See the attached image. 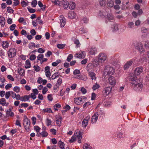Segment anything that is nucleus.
Wrapping results in <instances>:
<instances>
[{
    "label": "nucleus",
    "instance_id": "1",
    "mask_svg": "<svg viewBox=\"0 0 149 149\" xmlns=\"http://www.w3.org/2000/svg\"><path fill=\"white\" fill-rule=\"evenodd\" d=\"M129 79L131 81V83L132 86H133L134 90L136 91H139L142 89L143 85L139 80L136 79V76H130Z\"/></svg>",
    "mask_w": 149,
    "mask_h": 149
},
{
    "label": "nucleus",
    "instance_id": "2",
    "mask_svg": "<svg viewBox=\"0 0 149 149\" xmlns=\"http://www.w3.org/2000/svg\"><path fill=\"white\" fill-rule=\"evenodd\" d=\"M104 74L108 75L109 77L112 76L115 72L114 69L112 67L107 66L106 67L104 70Z\"/></svg>",
    "mask_w": 149,
    "mask_h": 149
},
{
    "label": "nucleus",
    "instance_id": "3",
    "mask_svg": "<svg viewBox=\"0 0 149 149\" xmlns=\"http://www.w3.org/2000/svg\"><path fill=\"white\" fill-rule=\"evenodd\" d=\"M98 63H104L107 58V56L106 54L104 53H100L97 56Z\"/></svg>",
    "mask_w": 149,
    "mask_h": 149
},
{
    "label": "nucleus",
    "instance_id": "4",
    "mask_svg": "<svg viewBox=\"0 0 149 149\" xmlns=\"http://www.w3.org/2000/svg\"><path fill=\"white\" fill-rule=\"evenodd\" d=\"M134 45L136 49H137L140 53H143L145 52V49L143 47L142 44L141 42H136L134 43Z\"/></svg>",
    "mask_w": 149,
    "mask_h": 149
},
{
    "label": "nucleus",
    "instance_id": "5",
    "mask_svg": "<svg viewBox=\"0 0 149 149\" xmlns=\"http://www.w3.org/2000/svg\"><path fill=\"white\" fill-rule=\"evenodd\" d=\"M86 99V98L85 96H81L79 97L75 98L74 102L77 104L79 105L85 102Z\"/></svg>",
    "mask_w": 149,
    "mask_h": 149
},
{
    "label": "nucleus",
    "instance_id": "6",
    "mask_svg": "<svg viewBox=\"0 0 149 149\" xmlns=\"http://www.w3.org/2000/svg\"><path fill=\"white\" fill-rule=\"evenodd\" d=\"M31 122L27 118H25L23 121V125L25 129L27 132H29L30 130V125Z\"/></svg>",
    "mask_w": 149,
    "mask_h": 149
},
{
    "label": "nucleus",
    "instance_id": "7",
    "mask_svg": "<svg viewBox=\"0 0 149 149\" xmlns=\"http://www.w3.org/2000/svg\"><path fill=\"white\" fill-rule=\"evenodd\" d=\"M17 51L14 48H11L8 52V56L11 58L15 57Z\"/></svg>",
    "mask_w": 149,
    "mask_h": 149
},
{
    "label": "nucleus",
    "instance_id": "8",
    "mask_svg": "<svg viewBox=\"0 0 149 149\" xmlns=\"http://www.w3.org/2000/svg\"><path fill=\"white\" fill-rule=\"evenodd\" d=\"M109 84L114 87L116 84V80L113 76L109 77L108 79Z\"/></svg>",
    "mask_w": 149,
    "mask_h": 149
},
{
    "label": "nucleus",
    "instance_id": "9",
    "mask_svg": "<svg viewBox=\"0 0 149 149\" xmlns=\"http://www.w3.org/2000/svg\"><path fill=\"white\" fill-rule=\"evenodd\" d=\"M112 89V88L109 86L105 88L103 91V95L104 96L108 95L110 93Z\"/></svg>",
    "mask_w": 149,
    "mask_h": 149
},
{
    "label": "nucleus",
    "instance_id": "10",
    "mask_svg": "<svg viewBox=\"0 0 149 149\" xmlns=\"http://www.w3.org/2000/svg\"><path fill=\"white\" fill-rule=\"evenodd\" d=\"M59 19L60 20V26L62 27H63L66 23L65 18L63 15H61L59 17Z\"/></svg>",
    "mask_w": 149,
    "mask_h": 149
},
{
    "label": "nucleus",
    "instance_id": "11",
    "mask_svg": "<svg viewBox=\"0 0 149 149\" xmlns=\"http://www.w3.org/2000/svg\"><path fill=\"white\" fill-rule=\"evenodd\" d=\"M87 71H88V76L89 77H90L92 80H95L96 79V77H95V74L93 72L90 71V68H87Z\"/></svg>",
    "mask_w": 149,
    "mask_h": 149
},
{
    "label": "nucleus",
    "instance_id": "12",
    "mask_svg": "<svg viewBox=\"0 0 149 149\" xmlns=\"http://www.w3.org/2000/svg\"><path fill=\"white\" fill-rule=\"evenodd\" d=\"M90 118V117L89 116H88L84 119L82 122V127H86L88 124V120H89Z\"/></svg>",
    "mask_w": 149,
    "mask_h": 149
},
{
    "label": "nucleus",
    "instance_id": "13",
    "mask_svg": "<svg viewBox=\"0 0 149 149\" xmlns=\"http://www.w3.org/2000/svg\"><path fill=\"white\" fill-rule=\"evenodd\" d=\"M143 68L142 67L136 68L135 70L134 73L137 75H140L143 72Z\"/></svg>",
    "mask_w": 149,
    "mask_h": 149
},
{
    "label": "nucleus",
    "instance_id": "14",
    "mask_svg": "<svg viewBox=\"0 0 149 149\" xmlns=\"http://www.w3.org/2000/svg\"><path fill=\"white\" fill-rule=\"evenodd\" d=\"M98 114L96 113H94L91 118V123H94L97 121L98 119Z\"/></svg>",
    "mask_w": 149,
    "mask_h": 149
},
{
    "label": "nucleus",
    "instance_id": "15",
    "mask_svg": "<svg viewBox=\"0 0 149 149\" xmlns=\"http://www.w3.org/2000/svg\"><path fill=\"white\" fill-rule=\"evenodd\" d=\"M88 50L89 53L90 55H94L97 52L96 48L94 47H93L89 49Z\"/></svg>",
    "mask_w": 149,
    "mask_h": 149
},
{
    "label": "nucleus",
    "instance_id": "16",
    "mask_svg": "<svg viewBox=\"0 0 149 149\" xmlns=\"http://www.w3.org/2000/svg\"><path fill=\"white\" fill-rule=\"evenodd\" d=\"M133 63V61L130 60V61H127V62L124 65V70H127L129 68V67L132 65Z\"/></svg>",
    "mask_w": 149,
    "mask_h": 149
},
{
    "label": "nucleus",
    "instance_id": "17",
    "mask_svg": "<svg viewBox=\"0 0 149 149\" xmlns=\"http://www.w3.org/2000/svg\"><path fill=\"white\" fill-rule=\"evenodd\" d=\"M62 118L60 116H58L56 118V121L57 124L59 126L61 125Z\"/></svg>",
    "mask_w": 149,
    "mask_h": 149
},
{
    "label": "nucleus",
    "instance_id": "18",
    "mask_svg": "<svg viewBox=\"0 0 149 149\" xmlns=\"http://www.w3.org/2000/svg\"><path fill=\"white\" fill-rule=\"evenodd\" d=\"M68 15L70 18L74 19L76 17V15L74 12L71 11L68 13Z\"/></svg>",
    "mask_w": 149,
    "mask_h": 149
},
{
    "label": "nucleus",
    "instance_id": "19",
    "mask_svg": "<svg viewBox=\"0 0 149 149\" xmlns=\"http://www.w3.org/2000/svg\"><path fill=\"white\" fill-rule=\"evenodd\" d=\"M0 23L1 26H4L5 23V18L2 16L0 15Z\"/></svg>",
    "mask_w": 149,
    "mask_h": 149
},
{
    "label": "nucleus",
    "instance_id": "20",
    "mask_svg": "<svg viewBox=\"0 0 149 149\" xmlns=\"http://www.w3.org/2000/svg\"><path fill=\"white\" fill-rule=\"evenodd\" d=\"M30 98V95H25L21 97V100L22 101H28Z\"/></svg>",
    "mask_w": 149,
    "mask_h": 149
},
{
    "label": "nucleus",
    "instance_id": "21",
    "mask_svg": "<svg viewBox=\"0 0 149 149\" xmlns=\"http://www.w3.org/2000/svg\"><path fill=\"white\" fill-rule=\"evenodd\" d=\"M2 46L4 49H6L8 47L9 43L7 41H3L2 43Z\"/></svg>",
    "mask_w": 149,
    "mask_h": 149
},
{
    "label": "nucleus",
    "instance_id": "22",
    "mask_svg": "<svg viewBox=\"0 0 149 149\" xmlns=\"http://www.w3.org/2000/svg\"><path fill=\"white\" fill-rule=\"evenodd\" d=\"M11 109L10 108L9 109V110H7L6 111V113L7 116H10L11 117L13 116H14V113L12 111Z\"/></svg>",
    "mask_w": 149,
    "mask_h": 149
},
{
    "label": "nucleus",
    "instance_id": "23",
    "mask_svg": "<svg viewBox=\"0 0 149 149\" xmlns=\"http://www.w3.org/2000/svg\"><path fill=\"white\" fill-rule=\"evenodd\" d=\"M8 103L6 104V99L4 98H2L0 99V104L1 105L4 106L8 104Z\"/></svg>",
    "mask_w": 149,
    "mask_h": 149
},
{
    "label": "nucleus",
    "instance_id": "24",
    "mask_svg": "<svg viewBox=\"0 0 149 149\" xmlns=\"http://www.w3.org/2000/svg\"><path fill=\"white\" fill-rule=\"evenodd\" d=\"M24 65L25 68L27 69L30 68L31 66V64L30 61L27 60L25 62Z\"/></svg>",
    "mask_w": 149,
    "mask_h": 149
},
{
    "label": "nucleus",
    "instance_id": "25",
    "mask_svg": "<svg viewBox=\"0 0 149 149\" xmlns=\"http://www.w3.org/2000/svg\"><path fill=\"white\" fill-rule=\"evenodd\" d=\"M42 111L44 113H53V112H52L51 109L50 108H47L46 109H43L42 110Z\"/></svg>",
    "mask_w": 149,
    "mask_h": 149
},
{
    "label": "nucleus",
    "instance_id": "26",
    "mask_svg": "<svg viewBox=\"0 0 149 149\" xmlns=\"http://www.w3.org/2000/svg\"><path fill=\"white\" fill-rule=\"evenodd\" d=\"M63 7L65 9H67L69 8V3L67 0H63Z\"/></svg>",
    "mask_w": 149,
    "mask_h": 149
},
{
    "label": "nucleus",
    "instance_id": "27",
    "mask_svg": "<svg viewBox=\"0 0 149 149\" xmlns=\"http://www.w3.org/2000/svg\"><path fill=\"white\" fill-rule=\"evenodd\" d=\"M58 144L60 148L61 149H63L65 148V145L63 142H62L61 141H60L58 143Z\"/></svg>",
    "mask_w": 149,
    "mask_h": 149
},
{
    "label": "nucleus",
    "instance_id": "28",
    "mask_svg": "<svg viewBox=\"0 0 149 149\" xmlns=\"http://www.w3.org/2000/svg\"><path fill=\"white\" fill-rule=\"evenodd\" d=\"M107 5L110 7H112L114 4V3L112 0H107Z\"/></svg>",
    "mask_w": 149,
    "mask_h": 149
},
{
    "label": "nucleus",
    "instance_id": "29",
    "mask_svg": "<svg viewBox=\"0 0 149 149\" xmlns=\"http://www.w3.org/2000/svg\"><path fill=\"white\" fill-rule=\"evenodd\" d=\"M59 76V74L57 72L54 74L51 77L52 79H54L58 77Z\"/></svg>",
    "mask_w": 149,
    "mask_h": 149
},
{
    "label": "nucleus",
    "instance_id": "30",
    "mask_svg": "<svg viewBox=\"0 0 149 149\" xmlns=\"http://www.w3.org/2000/svg\"><path fill=\"white\" fill-rule=\"evenodd\" d=\"M13 90L15 92L18 93L20 92L21 89L19 87L16 86L14 87L13 89Z\"/></svg>",
    "mask_w": 149,
    "mask_h": 149
},
{
    "label": "nucleus",
    "instance_id": "31",
    "mask_svg": "<svg viewBox=\"0 0 149 149\" xmlns=\"http://www.w3.org/2000/svg\"><path fill=\"white\" fill-rule=\"evenodd\" d=\"M61 107V105L59 104H55L54 106V110L55 111H57L58 110V108Z\"/></svg>",
    "mask_w": 149,
    "mask_h": 149
},
{
    "label": "nucleus",
    "instance_id": "32",
    "mask_svg": "<svg viewBox=\"0 0 149 149\" xmlns=\"http://www.w3.org/2000/svg\"><path fill=\"white\" fill-rule=\"evenodd\" d=\"M84 149H91V148L90 145L87 143H85L83 146Z\"/></svg>",
    "mask_w": 149,
    "mask_h": 149
},
{
    "label": "nucleus",
    "instance_id": "33",
    "mask_svg": "<svg viewBox=\"0 0 149 149\" xmlns=\"http://www.w3.org/2000/svg\"><path fill=\"white\" fill-rule=\"evenodd\" d=\"M46 123L47 126H48L52 124V121L49 118H47L45 121Z\"/></svg>",
    "mask_w": 149,
    "mask_h": 149
},
{
    "label": "nucleus",
    "instance_id": "34",
    "mask_svg": "<svg viewBox=\"0 0 149 149\" xmlns=\"http://www.w3.org/2000/svg\"><path fill=\"white\" fill-rule=\"evenodd\" d=\"M100 87V86L97 83L95 85H94L92 87L93 90V91H95L97 89L99 88Z\"/></svg>",
    "mask_w": 149,
    "mask_h": 149
},
{
    "label": "nucleus",
    "instance_id": "35",
    "mask_svg": "<svg viewBox=\"0 0 149 149\" xmlns=\"http://www.w3.org/2000/svg\"><path fill=\"white\" fill-rule=\"evenodd\" d=\"M75 3L72 2V4H69V9L72 10L75 8Z\"/></svg>",
    "mask_w": 149,
    "mask_h": 149
},
{
    "label": "nucleus",
    "instance_id": "36",
    "mask_svg": "<svg viewBox=\"0 0 149 149\" xmlns=\"http://www.w3.org/2000/svg\"><path fill=\"white\" fill-rule=\"evenodd\" d=\"M29 47L30 49L35 48L36 47L35 43L33 42H31L29 43Z\"/></svg>",
    "mask_w": 149,
    "mask_h": 149
},
{
    "label": "nucleus",
    "instance_id": "37",
    "mask_svg": "<svg viewBox=\"0 0 149 149\" xmlns=\"http://www.w3.org/2000/svg\"><path fill=\"white\" fill-rule=\"evenodd\" d=\"M91 105V103L89 102H85L84 104L83 107L84 108H86L89 106Z\"/></svg>",
    "mask_w": 149,
    "mask_h": 149
},
{
    "label": "nucleus",
    "instance_id": "38",
    "mask_svg": "<svg viewBox=\"0 0 149 149\" xmlns=\"http://www.w3.org/2000/svg\"><path fill=\"white\" fill-rule=\"evenodd\" d=\"M105 0H100V5L101 6H104L106 5Z\"/></svg>",
    "mask_w": 149,
    "mask_h": 149
},
{
    "label": "nucleus",
    "instance_id": "39",
    "mask_svg": "<svg viewBox=\"0 0 149 149\" xmlns=\"http://www.w3.org/2000/svg\"><path fill=\"white\" fill-rule=\"evenodd\" d=\"M44 57V55L42 54H39L37 57V59L38 60L41 61Z\"/></svg>",
    "mask_w": 149,
    "mask_h": 149
},
{
    "label": "nucleus",
    "instance_id": "40",
    "mask_svg": "<svg viewBox=\"0 0 149 149\" xmlns=\"http://www.w3.org/2000/svg\"><path fill=\"white\" fill-rule=\"evenodd\" d=\"M0 56L2 58H4L5 57V53L3 50H0Z\"/></svg>",
    "mask_w": 149,
    "mask_h": 149
},
{
    "label": "nucleus",
    "instance_id": "41",
    "mask_svg": "<svg viewBox=\"0 0 149 149\" xmlns=\"http://www.w3.org/2000/svg\"><path fill=\"white\" fill-rule=\"evenodd\" d=\"M33 68L35 70L36 72H39L40 71V67L38 65H34L33 66Z\"/></svg>",
    "mask_w": 149,
    "mask_h": 149
},
{
    "label": "nucleus",
    "instance_id": "42",
    "mask_svg": "<svg viewBox=\"0 0 149 149\" xmlns=\"http://www.w3.org/2000/svg\"><path fill=\"white\" fill-rule=\"evenodd\" d=\"M37 4V2L36 0H33L31 2V5L32 7H35Z\"/></svg>",
    "mask_w": 149,
    "mask_h": 149
},
{
    "label": "nucleus",
    "instance_id": "43",
    "mask_svg": "<svg viewBox=\"0 0 149 149\" xmlns=\"http://www.w3.org/2000/svg\"><path fill=\"white\" fill-rule=\"evenodd\" d=\"M7 11L8 13H13L14 10L12 9L10 7H8L7 8Z\"/></svg>",
    "mask_w": 149,
    "mask_h": 149
},
{
    "label": "nucleus",
    "instance_id": "44",
    "mask_svg": "<svg viewBox=\"0 0 149 149\" xmlns=\"http://www.w3.org/2000/svg\"><path fill=\"white\" fill-rule=\"evenodd\" d=\"M24 72V70L22 68L18 69V73L20 75L22 76L23 75Z\"/></svg>",
    "mask_w": 149,
    "mask_h": 149
},
{
    "label": "nucleus",
    "instance_id": "45",
    "mask_svg": "<svg viewBox=\"0 0 149 149\" xmlns=\"http://www.w3.org/2000/svg\"><path fill=\"white\" fill-rule=\"evenodd\" d=\"M76 137L75 136H73L72 137L71 139L69 140V142L71 143L74 141L76 140Z\"/></svg>",
    "mask_w": 149,
    "mask_h": 149
},
{
    "label": "nucleus",
    "instance_id": "46",
    "mask_svg": "<svg viewBox=\"0 0 149 149\" xmlns=\"http://www.w3.org/2000/svg\"><path fill=\"white\" fill-rule=\"evenodd\" d=\"M128 27L129 28H131L134 26V23L132 22H130L128 23Z\"/></svg>",
    "mask_w": 149,
    "mask_h": 149
},
{
    "label": "nucleus",
    "instance_id": "47",
    "mask_svg": "<svg viewBox=\"0 0 149 149\" xmlns=\"http://www.w3.org/2000/svg\"><path fill=\"white\" fill-rule=\"evenodd\" d=\"M62 80L61 78H59L57 80V83L56 84V86H59L61 85V84L62 83Z\"/></svg>",
    "mask_w": 149,
    "mask_h": 149
},
{
    "label": "nucleus",
    "instance_id": "48",
    "mask_svg": "<svg viewBox=\"0 0 149 149\" xmlns=\"http://www.w3.org/2000/svg\"><path fill=\"white\" fill-rule=\"evenodd\" d=\"M27 8L30 13H33L36 12V10L34 9L30 8L29 7H27Z\"/></svg>",
    "mask_w": 149,
    "mask_h": 149
},
{
    "label": "nucleus",
    "instance_id": "49",
    "mask_svg": "<svg viewBox=\"0 0 149 149\" xmlns=\"http://www.w3.org/2000/svg\"><path fill=\"white\" fill-rule=\"evenodd\" d=\"M73 58L72 55L70 54L69 55L67 59L68 61L70 62Z\"/></svg>",
    "mask_w": 149,
    "mask_h": 149
},
{
    "label": "nucleus",
    "instance_id": "50",
    "mask_svg": "<svg viewBox=\"0 0 149 149\" xmlns=\"http://www.w3.org/2000/svg\"><path fill=\"white\" fill-rule=\"evenodd\" d=\"M11 95V91L6 92L5 94V97L8 99L9 98Z\"/></svg>",
    "mask_w": 149,
    "mask_h": 149
},
{
    "label": "nucleus",
    "instance_id": "51",
    "mask_svg": "<svg viewBox=\"0 0 149 149\" xmlns=\"http://www.w3.org/2000/svg\"><path fill=\"white\" fill-rule=\"evenodd\" d=\"M76 57L79 58H82L84 57V55L83 53L76 54Z\"/></svg>",
    "mask_w": 149,
    "mask_h": 149
},
{
    "label": "nucleus",
    "instance_id": "52",
    "mask_svg": "<svg viewBox=\"0 0 149 149\" xmlns=\"http://www.w3.org/2000/svg\"><path fill=\"white\" fill-rule=\"evenodd\" d=\"M52 3H54L55 4L57 5L58 4L60 5L61 3V1H58V0H55L54 1H52Z\"/></svg>",
    "mask_w": 149,
    "mask_h": 149
},
{
    "label": "nucleus",
    "instance_id": "53",
    "mask_svg": "<svg viewBox=\"0 0 149 149\" xmlns=\"http://www.w3.org/2000/svg\"><path fill=\"white\" fill-rule=\"evenodd\" d=\"M82 22H83V23L85 24H87L88 22V19L87 18H83L81 20Z\"/></svg>",
    "mask_w": 149,
    "mask_h": 149
},
{
    "label": "nucleus",
    "instance_id": "54",
    "mask_svg": "<svg viewBox=\"0 0 149 149\" xmlns=\"http://www.w3.org/2000/svg\"><path fill=\"white\" fill-rule=\"evenodd\" d=\"M34 129L36 130L37 132H39L40 130V128L38 126H35L34 127Z\"/></svg>",
    "mask_w": 149,
    "mask_h": 149
},
{
    "label": "nucleus",
    "instance_id": "55",
    "mask_svg": "<svg viewBox=\"0 0 149 149\" xmlns=\"http://www.w3.org/2000/svg\"><path fill=\"white\" fill-rule=\"evenodd\" d=\"M42 137H46L48 135L47 133L45 131H43L40 133Z\"/></svg>",
    "mask_w": 149,
    "mask_h": 149
},
{
    "label": "nucleus",
    "instance_id": "56",
    "mask_svg": "<svg viewBox=\"0 0 149 149\" xmlns=\"http://www.w3.org/2000/svg\"><path fill=\"white\" fill-rule=\"evenodd\" d=\"M74 43L75 44L77 45V47H79L80 42L78 40L76 39L74 41Z\"/></svg>",
    "mask_w": 149,
    "mask_h": 149
},
{
    "label": "nucleus",
    "instance_id": "57",
    "mask_svg": "<svg viewBox=\"0 0 149 149\" xmlns=\"http://www.w3.org/2000/svg\"><path fill=\"white\" fill-rule=\"evenodd\" d=\"M107 18L109 20H113V15L110 14L107 15Z\"/></svg>",
    "mask_w": 149,
    "mask_h": 149
},
{
    "label": "nucleus",
    "instance_id": "58",
    "mask_svg": "<svg viewBox=\"0 0 149 149\" xmlns=\"http://www.w3.org/2000/svg\"><path fill=\"white\" fill-rule=\"evenodd\" d=\"M52 54V53L50 51H49L45 54V56L47 57H49Z\"/></svg>",
    "mask_w": 149,
    "mask_h": 149
},
{
    "label": "nucleus",
    "instance_id": "59",
    "mask_svg": "<svg viewBox=\"0 0 149 149\" xmlns=\"http://www.w3.org/2000/svg\"><path fill=\"white\" fill-rule=\"evenodd\" d=\"M21 5L22 7H25L28 5V4L24 1H23L21 3Z\"/></svg>",
    "mask_w": 149,
    "mask_h": 149
},
{
    "label": "nucleus",
    "instance_id": "60",
    "mask_svg": "<svg viewBox=\"0 0 149 149\" xmlns=\"http://www.w3.org/2000/svg\"><path fill=\"white\" fill-rule=\"evenodd\" d=\"M13 2V6H17L19 4V1L18 0H16Z\"/></svg>",
    "mask_w": 149,
    "mask_h": 149
},
{
    "label": "nucleus",
    "instance_id": "61",
    "mask_svg": "<svg viewBox=\"0 0 149 149\" xmlns=\"http://www.w3.org/2000/svg\"><path fill=\"white\" fill-rule=\"evenodd\" d=\"M16 26V25L15 24H12L10 27V30L11 31L14 30L15 29Z\"/></svg>",
    "mask_w": 149,
    "mask_h": 149
},
{
    "label": "nucleus",
    "instance_id": "62",
    "mask_svg": "<svg viewBox=\"0 0 149 149\" xmlns=\"http://www.w3.org/2000/svg\"><path fill=\"white\" fill-rule=\"evenodd\" d=\"M36 56L35 55H32L30 56V59L31 61H33L36 59Z\"/></svg>",
    "mask_w": 149,
    "mask_h": 149
},
{
    "label": "nucleus",
    "instance_id": "63",
    "mask_svg": "<svg viewBox=\"0 0 149 149\" xmlns=\"http://www.w3.org/2000/svg\"><path fill=\"white\" fill-rule=\"evenodd\" d=\"M81 91L83 94H85L87 92V91L84 87H82L81 88Z\"/></svg>",
    "mask_w": 149,
    "mask_h": 149
},
{
    "label": "nucleus",
    "instance_id": "64",
    "mask_svg": "<svg viewBox=\"0 0 149 149\" xmlns=\"http://www.w3.org/2000/svg\"><path fill=\"white\" fill-rule=\"evenodd\" d=\"M145 47L146 49H149V41H146V42L145 45Z\"/></svg>",
    "mask_w": 149,
    "mask_h": 149
}]
</instances>
